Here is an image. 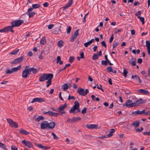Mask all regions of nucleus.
Here are the masks:
<instances>
[{
  "label": "nucleus",
  "instance_id": "nucleus-1",
  "mask_svg": "<svg viewBox=\"0 0 150 150\" xmlns=\"http://www.w3.org/2000/svg\"><path fill=\"white\" fill-rule=\"evenodd\" d=\"M55 125V122H48L47 121H45L42 122L40 126V128L41 129H53Z\"/></svg>",
  "mask_w": 150,
  "mask_h": 150
},
{
  "label": "nucleus",
  "instance_id": "nucleus-2",
  "mask_svg": "<svg viewBox=\"0 0 150 150\" xmlns=\"http://www.w3.org/2000/svg\"><path fill=\"white\" fill-rule=\"evenodd\" d=\"M23 22L24 21L23 20H15L11 22V25L9 26L11 28H13L14 27L20 26Z\"/></svg>",
  "mask_w": 150,
  "mask_h": 150
},
{
  "label": "nucleus",
  "instance_id": "nucleus-3",
  "mask_svg": "<svg viewBox=\"0 0 150 150\" xmlns=\"http://www.w3.org/2000/svg\"><path fill=\"white\" fill-rule=\"evenodd\" d=\"M52 74H43L39 77V81L40 82H43L47 80L52 75Z\"/></svg>",
  "mask_w": 150,
  "mask_h": 150
},
{
  "label": "nucleus",
  "instance_id": "nucleus-4",
  "mask_svg": "<svg viewBox=\"0 0 150 150\" xmlns=\"http://www.w3.org/2000/svg\"><path fill=\"white\" fill-rule=\"evenodd\" d=\"M30 74L29 71V67L28 66H26L25 69L23 71L22 73V77L26 79L28 76V74Z\"/></svg>",
  "mask_w": 150,
  "mask_h": 150
},
{
  "label": "nucleus",
  "instance_id": "nucleus-5",
  "mask_svg": "<svg viewBox=\"0 0 150 150\" xmlns=\"http://www.w3.org/2000/svg\"><path fill=\"white\" fill-rule=\"evenodd\" d=\"M6 120L11 127L14 128H17L18 127V126L17 122L13 121V120L10 119H7Z\"/></svg>",
  "mask_w": 150,
  "mask_h": 150
},
{
  "label": "nucleus",
  "instance_id": "nucleus-6",
  "mask_svg": "<svg viewBox=\"0 0 150 150\" xmlns=\"http://www.w3.org/2000/svg\"><path fill=\"white\" fill-rule=\"evenodd\" d=\"M88 89H86L85 91L84 89L82 88H78L77 91L78 93L80 95L84 96L86 95L88 93Z\"/></svg>",
  "mask_w": 150,
  "mask_h": 150
},
{
  "label": "nucleus",
  "instance_id": "nucleus-7",
  "mask_svg": "<svg viewBox=\"0 0 150 150\" xmlns=\"http://www.w3.org/2000/svg\"><path fill=\"white\" fill-rule=\"evenodd\" d=\"M24 59V57L23 56H21L19 58L16 59L14 60L12 62H11L12 64H17L20 63L22 62Z\"/></svg>",
  "mask_w": 150,
  "mask_h": 150
},
{
  "label": "nucleus",
  "instance_id": "nucleus-8",
  "mask_svg": "<svg viewBox=\"0 0 150 150\" xmlns=\"http://www.w3.org/2000/svg\"><path fill=\"white\" fill-rule=\"evenodd\" d=\"M134 103H132V100H127L125 103L123 104L124 106H126L127 108L134 107Z\"/></svg>",
  "mask_w": 150,
  "mask_h": 150
},
{
  "label": "nucleus",
  "instance_id": "nucleus-9",
  "mask_svg": "<svg viewBox=\"0 0 150 150\" xmlns=\"http://www.w3.org/2000/svg\"><path fill=\"white\" fill-rule=\"evenodd\" d=\"M67 105L66 103H65L64 105H62L60 106L57 110V112H60L62 114L65 113V112L64 110V108L67 106Z\"/></svg>",
  "mask_w": 150,
  "mask_h": 150
},
{
  "label": "nucleus",
  "instance_id": "nucleus-10",
  "mask_svg": "<svg viewBox=\"0 0 150 150\" xmlns=\"http://www.w3.org/2000/svg\"><path fill=\"white\" fill-rule=\"evenodd\" d=\"M79 29L77 30L75 32L74 34L71 35L70 38V41L71 42H74L75 40L76 39L78 36L79 35V33L78 31Z\"/></svg>",
  "mask_w": 150,
  "mask_h": 150
},
{
  "label": "nucleus",
  "instance_id": "nucleus-11",
  "mask_svg": "<svg viewBox=\"0 0 150 150\" xmlns=\"http://www.w3.org/2000/svg\"><path fill=\"white\" fill-rule=\"evenodd\" d=\"M146 100H143L142 98H139L135 102H134V106H138L140 104L144 103L146 102Z\"/></svg>",
  "mask_w": 150,
  "mask_h": 150
},
{
  "label": "nucleus",
  "instance_id": "nucleus-12",
  "mask_svg": "<svg viewBox=\"0 0 150 150\" xmlns=\"http://www.w3.org/2000/svg\"><path fill=\"white\" fill-rule=\"evenodd\" d=\"M22 143L25 146H27L29 148H32L33 146L32 144L30 141L24 140L22 141Z\"/></svg>",
  "mask_w": 150,
  "mask_h": 150
},
{
  "label": "nucleus",
  "instance_id": "nucleus-13",
  "mask_svg": "<svg viewBox=\"0 0 150 150\" xmlns=\"http://www.w3.org/2000/svg\"><path fill=\"white\" fill-rule=\"evenodd\" d=\"M45 101V99L43 98H34L31 103H33L35 102H44Z\"/></svg>",
  "mask_w": 150,
  "mask_h": 150
},
{
  "label": "nucleus",
  "instance_id": "nucleus-14",
  "mask_svg": "<svg viewBox=\"0 0 150 150\" xmlns=\"http://www.w3.org/2000/svg\"><path fill=\"white\" fill-rule=\"evenodd\" d=\"M35 145L39 148L45 150L49 149L50 148V147H47L42 146L41 144L35 143Z\"/></svg>",
  "mask_w": 150,
  "mask_h": 150
},
{
  "label": "nucleus",
  "instance_id": "nucleus-15",
  "mask_svg": "<svg viewBox=\"0 0 150 150\" xmlns=\"http://www.w3.org/2000/svg\"><path fill=\"white\" fill-rule=\"evenodd\" d=\"M86 126L88 129H91L97 128L98 125L95 124H87Z\"/></svg>",
  "mask_w": 150,
  "mask_h": 150
},
{
  "label": "nucleus",
  "instance_id": "nucleus-16",
  "mask_svg": "<svg viewBox=\"0 0 150 150\" xmlns=\"http://www.w3.org/2000/svg\"><path fill=\"white\" fill-rule=\"evenodd\" d=\"M145 111V110H143L141 111L137 110L136 111L133 112H132V114L134 115H142L144 114V111Z\"/></svg>",
  "mask_w": 150,
  "mask_h": 150
},
{
  "label": "nucleus",
  "instance_id": "nucleus-17",
  "mask_svg": "<svg viewBox=\"0 0 150 150\" xmlns=\"http://www.w3.org/2000/svg\"><path fill=\"white\" fill-rule=\"evenodd\" d=\"M53 77V75L52 74V75L47 80V81H46L47 85L46 87H48L50 86L52 84V80Z\"/></svg>",
  "mask_w": 150,
  "mask_h": 150
},
{
  "label": "nucleus",
  "instance_id": "nucleus-18",
  "mask_svg": "<svg viewBox=\"0 0 150 150\" xmlns=\"http://www.w3.org/2000/svg\"><path fill=\"white\" fill-rule=\"evenodd\" d=\"M137 91L139 93L144 95H146L149 93V91L147 90L144 89H140L138 90Z\"/></svg>",
  "mask_w": 150,
  "mask_h": 150
},
{
  "label": "nucleus",
  "instance_id": "nucleus-19",
  "mask_svg": "<svg viewBox=\"0 0 150 150\" xmlns=\"http://www.w3.org/2000/svg\"><path fill=\"white\" fill-rule=\"evenodd\" d=\"M136 59L135 58H132L130 61L129 62V64H131L132 66H135L136 65Z\"/></svg>",
  "mask_w": 150,
  "mask_h": 150
},
{
  "label": "nucleus",
  "instance_id": "nucleus-20",
  "mask_svg": "<svg viewBox=\"0 0 150 150\" xmlns=\"http://www.w3.org/2000/svg\"><path fill=\"white\" fill-rule=\"evenodd\" d=\"M19 131L20 132V133L22 134L27 135L30 134L29 132L26 131L24 129H20Z\"/></svg>",
  "mask_w": 150,
  "mask_h": 150
},
{
  "label": "nucleus",
  "instance_id": "nucleus-21",
  "mask_svg": "<svg viewBox=\"0 0 150 150\" xmlns=\"http://www.w3.org/2000/svg\"><path fill=\"white\" fill-rule=\"evenodd\" d=\"M94 41V39H92L88 42L85 43L84 44V45L85 47H87L89 45L92 43Z\"/></svg>",
  "mask_w": 150,
  "mask_h": 150
},
{
  "label": "nucleus",
  "instance_id": "nucleus-22",
  "mask_svg": "<svg viewBox=\"0 0 150 150\" xmlns=\"http://www.w3.org/2000/svg\"><path fill=\"white\" fill-rule=\"evenodd\" d=\"M9 29H10L9 26H7L3 29L0 30V32L4 33L7 32L9 31Z\"/></svg>",
  "mask_w": 150,
  "mask_h": 150
},
{
  "label": "nucleus",
  "instance_id": "nucleus-23",
  "mask_svg": "<svg viewBox=\"0 0 150 150\" xmlns=\"http://www.w3.org/2000/svg\"><path fill=\"white\" fill-rule=\"evenodd\" d=\"M22 67L20 65L17 67L13 68L12 69L13 73L17 71L18 70L21 69Z\"/></svg>",
  "mask_w": 150,
  "mask_h": 150
},
{
  "label": "nucleus",
  "instance_id": "nucleus-24",
  "mask_svg": "<svg viewBox=\"0 0 150 150\" xmlns=\"http://www.w3.org/2000/svg\"><path fill=\"white\" fill-rule=\"evenodd\" d=\"M81 119V118L80 117H73L71 120V122H75L78 121L80 120Z\"/></svg>",
  "mask_w": 150,
  "mask_h": 150
},
{
  "label": "nucleus",
  "instance_id": "nucleus-25",
  "mask_svg": "<svg viewBox=\"0 0 150 150\" xmlns=\"http://www.w3.org/2000/svg\"><path fill=\"white\" fill-rule=\"evenodd\" d=\"M56 63L57 64L59 63L60 65H62L63 64V61H61V57L60 56H58L57 58Z\"/></svg>",
  "mask_w": 150,
  "mask_h": 150
},
{
  "label": "nucleus",
  "instance_id": "nucleus-26",
  "mask_svg": "<svg viewBox=\"0 0 150 150\" xmlns=\"http://www.w3.org/2000/svg\"><path fill=\"white\" fill-rule=\"evenodd\" d=\"M74 105L73 106V107L75 108L76 110L78 109L80 107L79 103L78 101L76 100L75 101Z\"/></svg>",
  "mask_w": 150,
  "mask_h": 150
},
{
  "label": "nucleus",
  "instance_id": "nucleus-27",
  "mask_svg": "<svg viewBox=\"0 0 150 150\" xmlns=\"http://www.w3.org/2000/svg\"><path fill=\"white\" fill-rule=\"evenodd\" d=\"M29 71L31 74V72L32 71L33 74H36L38 72V70L37 69L34 68L33 67L31 68H29Z\"/></svg>",
  "mask_w": 150,
  "mask_h": 150
},
{
  "label": "nucleus",
  "instance_id": "nucleus-28",
  "mask_svg": "<svg viewBox=\"0 0 150 150\" xmlns=\"http://www.w3.org/2000/svg\"><path fill=\"white\" fill-rule=\"evenodd\" d=\"M59 114L58 113H55L52 111H49V115H50L54 117H57Z\"/></svg>",
  "mask_w": 150,
  "mask_h": 150
},
{
  "label": "nucleus",
  "instance_id": "nucleus-29",
  "mask_svg": "<svg viewBox=\"0 0 150 150\" xmlns=\"http://www.w3.org/2000/svg\"><path fill=\"white\" fill-rule=\"evenodd\" d=\"M44 119V117L42 115L39 116L38 117L35 119V120L38 122H39L40 120H42Z\"/></svg>",
  "mask_w": 150,
  "mask_h": 150
},
{
  "label": "nucleus",
  "instance_id": "nucleus-30",
  "mask_svg": "<svg viewBox=\"0 0 150 150\" xmlns=\"http://www.w3.org/2000/svg\"><path fill=\"white\" fill-rule=\"evenodd\" d=\"M62 88L64 91L68 89L69 88V87L67 83L64 84L62 86Z\"/></svg>",
  "mask_w": 150,
  "mask_h": 150
},
{
  "label": "nucleus",
  "instance_id": "nucleus-31",
  "mask_svg": "<svg viewBox=\"0 0 150 150\" xmlns=\"http://www.w3.org/2000/svg\"><path fill=\"white\" fill-rule=\"evenodd\" d=\"M26 14L28 16L29 18H30L34 16L35 15V13L34 12H26Z\"/></svg>",
  "mask_w": 150,
  "mask_h": 150
},
{
  "label": "nucleus",
  "instance_id": "nucleus-32",
  "mask_svg": "<svg viewBox=\"0 0 150 150\" xmlns=\"http://www.w3.org/2000/svg\"><path fill=\"white\" fill-rule=\"evenodd\" d=\"M46 40L45 38V37H43L40 41L41 44L43 45H44L46 44Z\"/></svg>",
  "mask_w": 150,
  "mask_h": 150
},
{
  "label": "nucleus",
  "instance_id": "nucleus-33",
  "mask_svg": "<svg viewBox=\"0 0 150 150\" xmlns=\"http://www.w3.org/2000/svg\"><path fill=\"white\" fill-rule=\"evenodd\" d=\"M64 42L63 41L61 40L58 42V46L59 47H62L63 45Z\"/></svg>",
  "mask_w": 150,
  "mask_h": 150
},
{
  "label": "nucleus",
  "instance_id": "nucleus-34",
  "mask_svg": "<svg viewBox=\"0 0 150 150\" xmlns=\"http://www.w3.org/2000/svg\"><path fill=\"white\" fill-rule=\"evenodd\" d=\"M19 49H16L9 53V54L15 55L17 54L19 51Z\"/></svg>",
  "mask_w": 150,
  "mask_h": 150
},
{
  "label": "nucleus",
  "instance_id": "nucleus-35",
  "mask_svg": "<svg viewBox=\"0 0 150 150\" xmlns=\"http://www.w3.org/2000/svg\"><path fill=\"white\" fill-rule=\"evenodd\" d=\"M132 125L135 127H137L139 126V122H138L135 121L132 123Z\"/></svg>",
  "mask_w": 150,
  "mask_h": 150
},
{
  "label": "nucleus",
  "instance_id": "nucleus-36",
  "mask_svg": "<svg viewBox=\"0 0 150 150\" xmlns=\"http://www.w3.org/2000/svg\"><path fill=\"white\" fill-rule=\"evenodd\" d=\"M91 97L93 101L96 100L97 101H100V99L98 97L95 98V96L94 95H92Z\"/></svg>",
  "mask_w": 150,
  "mask_h": 150
},
{
  "label": "nucleus",
  "instance_id": "nucleus-37",
  "mask_svg": "<svg viewBox=\"0 0 150 150\" xmlns=\"http://www.w3.org/2000/svg\"><path fill=\"white\" fill-rule=\"evenodd\" d=\"M138 18L139 19L140 21L142 23V24L143 25L144 23V18L141 16H138Z\"/></svg>",
  "mask_w": 150,
  "mask_h": 150
},
{
  "label": "nucleus",
  "instance_id": "nucleus-38",
  "mask_svg": "<svg viewBox=\"0 0 150 150\" xmlns=\"http://www.w3.org/2000/svg\"><path fill=\"white\" fill-rule=\"evenodd\" d=\"M76 110V109H75V108L73 107L69 110V112L70 113L72 112L73 114H75L76 113V112H75V111Z\"/></svg>",
  "mask_w": 150,
  "mask_h": 150
},
{
  "label": "nucleus",
  "instance_id": "nucleus-39",
  "mask_svg": "<svg viewBox=\"0 0 150 150\" xmlns=\"http://www.w3.org/2000/svg\"><path fill=\"white\" fill-rule=\"evenodd\" d=\"M40 6L39 4H33L32 5V7L33 8H39Z\"/></svg>",
  "mask_w": 150,
  "mask_h": 150
},
{
  "label": "nucleus",
  "instance_id": "nucleus-40",
  "mask_svg": "<svg viewBox=\"0 0 150 150\" xmlns=\"http://www.w3.org/2000/svg\"><path fill=\"white\" fill-rule=\"evenodd\" d=\"M98 55L97 54H95L93 55L92 58L93 60H94L98 59Z\"/></svg>",
  "mask_w": 150,
  "mask_h": 150
},
{
  "label": "nucleus",
  "instance_id": "nucleus-41",
  "mask_svg": "<svg viewBox=\"0 0 150 150\" xmlns=\"http://www.w3.org/2000/svg\"><path fill=\"white\" fill-rule=\"evenodd\" d=\"M119 44V42L117 41H116L114 42L113 46V49L115 48ZM112 50H113V49H112Z\"/></svg>",
  "mask_w": 150,
  "mask_h": 150
},
{
  "label": "nucleus",
  "instance_id": "nucleus-42",
  "mask_svg": "<svg viewBox=\"0 0 150 150\" xmlns=\"http://www.w3.org/2000/svg\"><path fill=\"white\" fill-rule=\"evenodd\" d=\"M139 77L137 75H132V79H134V80H137L139 79Z\"/></svg>",
  "mask_w": 150,
  "mask_h": 150
},
{
  "label": "nucleus",
  "instance_id": "nucleus-43",
  "mask_svg": "<svg viewBox=\"0 0 150 150\" xmlns=\"http://www.w3.org/2000/svg\"><path fill=\"white\" fill-rule=\"evenodd\" d=\"M128 72L126 71L125 69H124L123 72V74L125 77H126L127 76V74Z\"/></svg>",
  "mask_w": 150,
  "mask_h": 150
},
{
  "label": "nucleus",
  "instance_id": "nucleus-44",
  "mask_svg": "<svg viewBox=\"0 0 150 150\" xmlns=\"http://www.w3.org/2000/svg\"><path fill=\"white\" fill-rule=\"evenodd\" d=\"M75 59L74 57L71 56L69 57V61L70 63H72Z\"/></svg>",
  "mask_w": 150,
  "mask_h": 150
},
{
  "label": "nucleus",
  "instance_id": "nucleus-45",
  "mask_svg": "<svg viewBox=\"0 0 150 150\" xmlns=\"http://www.w3.org/2000/svg\"><path fill=\"white\" fill-rule=\"evenodd\" d=\"M146 46L147 49L150 48V41L147 40L146 41Z\"/></svg>",
  "mask_w": 150,
  "mask_h": 150
},
{
  "label": "nucleus",
  "instance_id": "nucleus-46",
  "mask_svg": "<svg viewBox=\"0 0 150 150\" xmlns=\"http://www.w3.org/2000/svg\"><path fill=\"white\" fill-rule=\"evenodd\" d=\"M6 73L7 74H12L13 73L12 69H8L6 71Z\"/></svg>",
  "mask_w": 150,
  "mask_h": 150
},
{
  "label": "nucleus",
  "instance_id": "nucleus-47",
  "mask_svg": "<svg viewBox=\"0 0 150 150\" xmlns=\"http://www.w3.org/2000/svg\"><path fill=\"white\" fill-rule=\"evenodd\" d=\"M0 147L3 149H6V148L4 144L0 142Z\"/></svg>",
  "mask_w": 150,
  "mask_h": 150
},
{
  "label": "nucleus",
  "instance_id": "nucleus-48",
  "mask_svg": "<svg viewBox=\"0 0 150 150\" xmlns=\"http://www.w3.org/2000/svg\"><path fill=\"white\" fill-rule=\"evenodd\" d=\"M112 69L111 67H108L106 69V70L108 72H111L112 71Z\"/></svg>",
  "mask_w": 150,
  "mask_h": 150
},
{
  "label": "nucleus",
  "instance_id": "nucleus-49",
  "mask_svg": "<svg viewBox=\"0 0 150 150\" xmlns=\"http://www.w3.org/2000/svg\"><path fill=\"white\" fill-rule=\"evenodd\" d=\"M71 28L70 26H69L67 29V34H69L71 31Z\"/></svg>",
  "mask_w": 150,
  "mask_h": 150
},
{
  "label": "nucleus",
  "instance_id": "nucleus-50",
  "mask_svg": "<svg viewBox=\"0 0 150 150\" xmlns=\"http://www.w3.org/2000/svg\"><path fill=\"white\" fill-rule=\"evenodd\" d=\"M80 55L81 56L80 58L81 59H83L84 58V55L83 52L82 51H81L80 53Z\"/></svg>",
  "mask_w": 150,
  "mask_h": 150
},
{
  "label": "nucleus",
  "instance_id": "nucleus-51",
  "mask_svg": "<svg viewBox=\"0 0 150 150\" xmlns=\"http://www.w3.org/2000/svg\"><path fill=\"white\" fill-rule=\"evenodd\" d=\"M87 108L85 107L82 110L81 112L83 114H85L86 112H87Z\"/></svg>",
  "mask_w": 150,
  "mask_h": 150
},
{
  "label": "nucleus",
  "instance_id": "nucleus-52",
  "mask_svg": "<svg viewBox=\"0 0 150 150\" xmlns=\"http://www.w3.org/2000/svg\"><path fill=\"white\" fill-rule=\"evenodd\" d=\"M72 0H69V1L67 3V5H68L69 7H70L72 4Z\"/></svg>",
  "mask_w": 150,
  "mask_h": 150
},
{
  "label": "nucleus",
  "instance_id": "nucleus-53",
  "mask_svg": "<svg viewBox=\"0 0 150 150\" xmlns=\"http://www.w3.org/2000/svg\"><path fill=\"white\" fill-rule=\"evenodd\" d=\"M52 135L53 136V138L54 139L57 140L59 139V138L57 137L56 135L54 133H52Z\"/></svg>",
  "mask_w": 150,
  "mask_h": 150
},
{
  "label": "nucleus",
  "instance_id": "nucleus-54",
  "mask_svg": "<svg viewBox=\"0 0 150 150\" xmlns=\"http://www.w3.org/2000/svg\"><path fill=\"white\" fill-rule=\"evenodd\" d=\"M11 149L12 150H18V149L17 147L14 145L11 146Z\"/></svg>",
  "mask_w": 150,
  "mask_h": 150
},
{
  "label": "nucleus",
  "instance_id": "nucleus-55",
  "mask_svg": "<svg viewBox=\"0 0 150 150\" xmlns=\"http://www.w3.org/2000/svg\"><path fill=\"white\" fill-rule=\"evenodd\" d=\"M101 64L102 65H107V62L105 60H102L101 61Z\"/></svg>",
  "mask_w": 150,
  "mask_h": 150
},
{
  "label": "nucleus",
  "instance_id": "nucleus-56",
  "mask_svg": "<svg viewBox=\"0 0 150 150\" xmlns=\"http://www.w3.org/2000/svg\"><path fill=\"white\" fill-rule=\"evenodd\" d=\"M101 44L103 46H104L106 48L107 47L106 44L104 41H103L101 42Z\"/></svg>",
  "mask_w": 150,
  "mask_h": 150
},
{
  "label": "nucleus",
  "instance_id": "nucleus-57",
  "mask_svg": "<svg viewBox=\"0 0 150 150\" xmlns=\"http://www.w3.org/2000/svg\"><path fill=\"white\" fill-rule=\"evenodd\" d=\"M75 99V98L73 96H71L70 95H69L68 98V100H70L71 99Z\"/></svg>",
  "mask_w": 150,
  "mask_h": 150
},
{
  "label": "nucleus",
  "instance_id": "nucleus-58",
  "mask_svg": "<svg viewBox=\"0 0 150 150\" xmlns=\"http://www.w3.org/2000/svg\"><path fill=\"white\" fill-rule=\"evenodd\" d=\"M114 38V35L112 34L111 37L110 38V40H109V42L111 43L113 41Z\"/></svg>",
  "mask_w": 150,
  "mask_h": 150
},
{
  "label": "nucleus",
  "instance_id": "nucleus-59",
  "mask_svg": "<svg viewBox=\"0 0 150 150\" xmlns=\"http://www.w3.org/2000/svg\"><path fill=\"white\" fill-rule=\"evenodd\" d=\"M141 12L140 11H138L136 13L135 15L136 16H139L141 15Z\"/></svg>",
  "mask_w": 150,
  "mask_h": 150
},
{
  "label": "nucleus",
  "instance_id": "nucleus-60",
  "mask_svg": "<svg viewBox=\"0 0 150 150\" xmlns=\"http://www.w3.org/2000/svg\"><path fill=\"white\" fill-rule=\"evenodd\" d=\"M143 129L142 127H141L139 128H137L136 129V131L137 132H141Z\"/></svg>",
  "mask_w": 150,
  "mask_h": 150
},
{
  "label": "nucleus",
  "instance_id": "nucleus-61",
  "mask_svg": "<svg viewBox=\"0 0 150 150\" xmlns=\"http://www.w3.org/2000/svg\"><path fill=\"white\" fill-rule=\"evenodd\" d=\"M140 4V3L138 1H135L134 3V5L135 6H137Z\"/></svg>",
  "mask_w": 150,
  "mask_h": 150
},
{
  "label": "nucleus",
  "instance_id": "nucleus-62",
  "mask_svg": "<svg viewBox=\"0 0 150 150\" xmlns=\"http://www.w3.org/2000/svg\"><path fill=\"white\" fill-rule=\"evenodd\" d=\"M143 134L144 135L149 136L150 135V131L149 132H143Z\"/></svg>",
  "mask_w": 150,
  "mask_h": 150
},
{
  "label": "nucleus",
  "instance_id": "nucleus-63",
  "mask_svg": "<svg viewBox=\"0 0 150 150\" xmlns=\"http://www.w3.org/2000/svg\"><path fill=\"white\" fill-rule=\"evenodd\" d=\"M27 55L28 56L31 57L33 55V53L31 51H29L27 54Z\"/></svg>",
  "mask_w": 150,
  "mask_h": 150
},
{
  "label": "nucleus",
  "instance_id": "nucleus-64",
  "mask_svg": "<svg viewBox=\"0 0 150 150\" xmlns=\"http://www.w3.org/2000/svg\"><path fill=\"white\" fill-rule=\"evenodd\" d=\"M53 24H50L48 25V28L49 29H51L52 27L54 26Z\"/></svg>",
  "mask_w": 150,
  "mask_h": 150
}]
</instances>
